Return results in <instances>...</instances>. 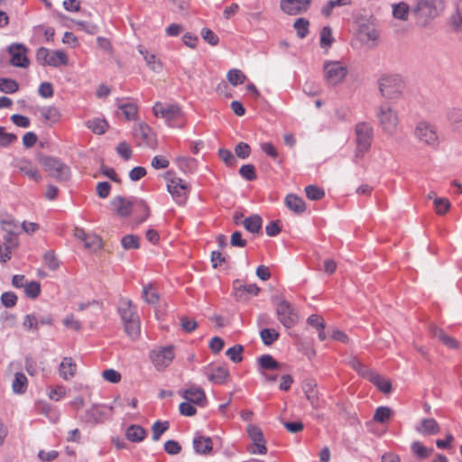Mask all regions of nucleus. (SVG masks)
Instances as JSON below:
<instances>
[{"mask_svg": "<svg viewBox=\"0 0 462 462\" xmlns=\"http://www.w3.org/2000/svg\"><path fill=\"white\" fill-rule=\"evenodd\" d=\"M0 226L6 233L4 236V246L5 253H2L0 245V262L5 263L11 258V251L18 245V235L21 234V225L11 215L0 217Z\"/></svg>", "mask_w": 462, "mask_h": 462, "instance_id": "1", "label": "nucleus"}, {"mask_svg": "<svg viewBox=\"0 0 462 462\" xmlns=\"http://www.w3.org/2000/svg\"><path fill=\"white\" fill-rule=\"evenodd\" d=\"M444 10L443 0H417L413 13L421 26L437 17Z\"/></svg>", "mask_w": 462, "mask_h": 462, "instance_id": "2", "label": "nucleus"}, {"mask_svg": "<svg viewBox=\"0 0 462 462\" xmlns=\"http://www.w3.org/2000/svg\"><path fill=\"white\" fill-rule=\"evenodd\" d=\"M152 112L156 117L163 118L170 127L180 128L184 125L183 113L177 105L156 102Z\"/></svg>", "mask_w": 462, "mask_h": 462, "instance_id": "3", "label": "nucleus"}, {"mask_svg": "<svg viewBox=\"0 0 462 462\" xmlns=\"http://www.w3.org/2000/svg\"><path fill=\"white\" fill-rule=\"evenodd\" d=\"M356 151L355 159H362L365 154L370 150L374 139L373 126L366 122H360L356 125Z\"/></svg>", "mask_w": 462, "mask_h": 462, "instance_id": "4", "label": "nucleus"}, {"mask_svg": "<svg viewBox=\"0 0 462 462\" xmlns=\"http://www.w3.org/2000/svg\"><path fill=\"white\" fill-rule=\"evenodd\" d=\"M39 162L49 175L57 181L66 182L70 179V168L59 158L42 156Z\"/></svg>", "mask_w": 462, "mask_h": 462, "instance_id": "5", "label": "nucleus"}, {"mask_svg": "<svg viewBox=\"0 0 462 462\" xmlns=\"http://www.w3.org/2000/svg\"><path fill=\"white\" fill-rule=\"evenodd\" d=\"M382 96L387 99L399 98L404 88V83L399 75H384L379 81Z\"/></svg>", "mask_w": 462, "mask_h": 462, "instance_id": "6", "label": "nucleus"}, {"mask_svg": "<svg viewBox=\"0 0 462 462\" xmlns=\"http://www.w3.org/2000/svg\"><path fill=\"white\" fill-rule=\"evenodd\" d=\"M111 205L116 211V213L123 217H127L131 214L132 208L134 206H138L140 209L143 212V216L141 217L139 222H143L149 217V207L143 200L141 199H134L132 201L127 200L121 196H116L111 200Z\"/></svg>", "mask_w": 462, "mask_h": 462, "instance_id": "7", "label": "nucleus"}, {"mask_svg": "<svg viewBox=\"0 0 462 462\" xmlns=\"http://www.w3.org/2000/svg\"><path fill=\"white\" fill-rule=\"evenodd\" d=\"M379 125L383 131L393 135L397 131L399 124L398 114L388 103H383L377 109Z\"/></svg>", "mask_w": 462, "mask_h": 462, "instance_id": "8", "label": "nucleus"}, {"mask_svg": "<svg viewBox=\"0 0 462 462\" xmlns=\"http://www.w3.org/2000/svg\"><path fill=\"white\" fill-rule=\"evenodd\" d=\"M36 60L43 66L59 67L68 63V57L62 51H50L47 48L40 47L36 51Z\"/></svg>", "mask_w": 462, "mask_h": 462, "instance_id": "9", "label": "nucleus"}, {"mask_svg": "<svg viewBox=\"0 0 462 462\" xmlns=\"http://www.w3.org/2000/svg\"><path fill=\"white\" fill-rule=\"evenodd\" d=\"M171 172H167L165 178L168 180L167 189L171 194L173 199L179 204L185 203L189 188L187 183L178 177L170 178Z\"/></svg>", "mask_w": 462, "mask_h": 462, "instance_id": "10", "label": "nucleus"}, {"mask_svg": "<svg viewBox=\"0 0 462 462\" xmlns=\"http://www.w3.org/2000/svg\"><path fill=\"white\" fill-rule=\"evenodd\" d=\"M414 134L420 142L427 145L436 147L439 144V135L435 126L426 121L417 124Z\"/></svg>", "mask_w": 462, "mask_h": 462, "instance_id": "11", "label": "nucleus"}, {"mask_svg": "<svg viewBox=\"0 0 462 462\" xmlns=\"http://www.w3.org/2000/svg\"><path fill=\"white\" fill-rule=\"evenodd\" d=\"M323 69L326 81L330 86L341 83L347 74L346 67L343 66L339 61H326Z\"/></svg>", "mask_w": 462, "mask_h": 462, "instance_id": "12", "label": "nucleus"}, {"mask_svg": "<svg viewBox=\"0 0 462 462\" xmlns=\"http://www.w3.org/2000/svg\"><path fill=\"white\" fill-rule=\"evenodd\" d=\"M150 358L158 371L164 370L174 358V348L172 346L157 347L151 351Z\"/></svg>", "mask_w": 462, "mask_h": 462, "instance_id": "13", "label": "nucleus"}, {"mask_svg": "<svg viewBox=\"0 0 462 462\" xmlns=\"http://www.w3.org/2000/svg\"><path fill=\"white\" fill-rule=\"evenodd\" d=\"M276 314L279 321L287 328H292L299 319L293 307L286 300L280 301L276 309Z\"/></svg>", "mask_w": 462, "mask_h": 462, "instance_id": "14", "label": "nucleus"}, {"mask_svg": "<svg viewBox=\"0 0 462 462\" xmlns=\"http://www.w3.org/2000/svg\"><path fill=\"white\" fill-rule=\"evenodd\" d=\"M246 432L248 434V437L252 440L254 446L255 448L250 450L251 453L255 454H266L267 453V448L265 446V439L263 437V433L262 430L254 424H249L246 427Z\"/></svg>", "mask_w": 462, "mask_h": 462, "instance_id": "15", "label": "nucleus"}, {"mask_svg": "<svg viewBox=\"0 0 462 462\" xmlns=\"http://www.w3.org/2000/svg\"><path fill=\"white\" fill-rule=\"evenodd\" d=\"M11 55L10 63L14 67L27 68L29 60L26 57V49L20 44L11 45L8 49Z\"/></svg>", "mask_w": 462, "mask_h": 462, "instance_id": "16", "label": "nucleus"}, {"mask_svg": "<svg viewBox=\"0 0 462 462\" xmlns=\"http://www.w3.org/2000/svg\"><path fill=\"white\" fill-rule=\"evenodd\" d=\"M280 6L284 13L290 15H297L306 12L310 5H308V1L302 0H281Z\"/></svg>", "mask_w": 462, "mask_h": 462, "instance_id": "17", "label": "nucleus"}, {"mask_svg": "<svg viewBox=\"0 0 462 462\" xmlns=\"http://www.w3.org/2000/svg\"><path fill=\"white\" fill-rule=\"evenodd\" d=\"M317 383L312 379H308L304 381L302 385V390L304 392V394L306 396V399L310 402V405L314 409H319V393L316 389Z\"/></svg>", "mask_w": 462, "mask_h": 462, "instance_id": "18", "label": "nucleus"}, {"mask_svg": "<svg viewBox=\"0 0 462 462\" xmlns=\"http://www.w3.org/2000/svg\"><path fill=\"white\" fill-rule=\"evenodd\" d=\"M182 397L188 402L199 406H204L207 401L204 391L199 387H190L185 390L182 393Z\"/></svg>", "mask_w": 462, "mask_h": 462, "instance_id": "19", "label": "nucleus"}, {"mask_svg": "<svg viewBox=\"0 0 462 462\" xmlns=\"http://www.w3.org/2000/svg\"><path fill=\"white\" fill-rule=\"evenodd\" d=\"M118 311L121 315L123 321H131V319L138 318L135 307L133 305V302L130 300H121L118 307Z\"/></svg>", "mask_w": 462, "mask_h": 462, "instance_id": "20", "label": "nucleus"}, {"mask_svg": "<svg viewBox=\"0 0 462 462\" xmlns=\"http://www.w3.org/2000/svg\"><path fill=\"white\" fill-rule=\"evenodd\" d=\"M416 430L421 435H435L439 432L440 427L434 419L428 418L420 421V425L416 427Z\"/></svg>", "mask_w": 462, "mask_h": 462, "instance_id": "21", "label": "nucleus"}, {"mask_svg": "<svg viewBox=\"0 0 462 462\" xmlns=\"http://www.w3.org/2000/svg\"><path fill=\"white\" fill-rule=\"evenodd\" d=\"M193 448L196 453L208 455L213 448L212 439L209 437L196 436L193 439Z\"/></svg>", "mask_w": 462, "mask_h": 462, "instance_id": "22", "label": "nucleus"}, {"mask_svg": "<svg viewBox=\"0 0 462 462\" xmlns=\"http://www.w3.org/2000/svg\"><path fill=\"white\" fill-rule=\"evenodd\" d=\"M77 371V365L73 362L71 357H64L60 364L59 373L64 380L72 378Z\"/></svg>", "mask_w": 462, "mask_h": 462, "instance_id": "23", "label": "nucleus"}, {"mask_svg": "<svg viewBox=\"0 0 462 462\" xmlns=\"http://www.w3.org/2000/svg\"><path fill=\"white\" fill-rule=\"evenodd\" d=\"M430 334L448 348L454 349L458 347V342L455 338L448 336L440 328L436 326L431 327Z\"/></svg>", "mask_w": 462, "mask_h": 462, "instance_id": "24", "label": "nucleus"}, {"mask_svg": "<svg viewBox=\"0 0 462 462\" xmlns=\"http://www.w3.org/2000/svg\"><path fill=\"white\" fill-rule=\"evenodd\" d=\"M285 205L294 213L301 214L306 209V205L304 200L294 194H289L285 198Z\"/></svg>", "mask_w": 462, "mask_h": 462, "instance_id": "25", "label": "nucleus"}, {"mask_svg": "<svg viewBox=\"0 0 462 462\" xmlns=\"http://www.w3.org/2000/svg\"><path fill=\"white\" fill-rule=\"evenodd\" d=\"M146 430L140 425H131L126 429L125 437L131 442H141L146 438Z\"/></svg>", "mask_w": 462, "mask_h": 462, "instance_id": "26", "label": "nucleus"}, {"mask_svg": "<svg viewBox=\"0 0 462 462\" xmlns=\"http://www.w3.org/2000/svg\"><path fill=\"white\" fill-rule=\"evenodd\" d=\"M351 367L355 369L359 375L365 378L369 382L371 381V377H373L376 372L369 368L368 366L363 365L356 358H352L349 362Z\"/></svg>", "mask_w": 462, "mask_h": 462, "instance_id": "27", "label": "nucleus"}, {"mask_svg": "<svg viewBox=\"0 0 462 462\" xmlns=\"http://www.w3.org/2000/svg\"><path fill=\"white\" fill-rule=\"evenodd\" d=\"M19 170L29 179L33 180L36 182H40L42 180V176L38 169L29 162L24 161L20 162Z\"/></svg>", "mask_w": 462, "mask_h": 462, "instance_id": "28", "label": "nucleus"}, {"mask_svg": "<svg viewBox=\"0 0 462 462\" xmlns=\"http://www.w3.org/2000/svg\"><path fill=\"white\" fill-rule=\"evenodd\" d=\"M152 128L145 123L138 124L133 131L134 136L143 142H149L152 138Z\"/></svg>", "mask_w": 462, "mask_h": 462, "instance_id": "29", "label": "nucleus"}, {"mask_svg": "<svg viewBox=\"0 0 462 462\" xmlns=\"http://www.w3.org/2000/svg\"><path fill=\"white\" fill-rule=\"evenodd\" d=\"M262 218L259 215H253L243 221L245 228L253 234L258 233L262 228Z\"/></svg>", "mask_w": 462, "mask_h": 462, "instance_id": "30", "label": "nucleus"}, {"mask_svg": "<svg viewBox=\"0 0 462 462\" xmlns=\"http://www.w3.org/2000/svg\"><path fill=\"white\" fill-rule=\"evenodd\" d=\"M260 367L264 370H278L281 364L278 363L271 355H263L258 358Z\"/></svg>", "mask_w": 462, "mask_h": 462, "instance_id": "31", "label": "nucleus"}, {"mask_svg": "<svg viewBox=\"0 0 462 462\" xmlns=\"http://www.w3.org/2000/svg\"><path fill=\"white\" fill-rule=\"evenodd\" d=\"M41 116L45 122L56 123L60 119V112L54 106H43L39 109Z\"/></svg>", "mask_w": 462, "mask_h": 462, "instance_id": "32", "label": "nucleus"}, {"mask_svg": "<svg viewBox=\"0 0 462 462\" xmlns=\"http://www.w3.org/2000/svg\"><path fill=\"white\" fill-rule=\"evenodd\" d=\"M228 375L229 372L226 367L218 366L208 375V379L214 383L221 384L225 383Z\"/></svg>", "mask_w": 462, "mask_h": 462, "instance_id": "33", "label": "nucleus"}, {"mask_svg": "<svg viewBox=\"0 0 462 462\" xmlns=\"http://www.w3.org/2000/svg\"><path fill=\"white\" fill-rule=\"evenodd\" d=\"M370 382L374 383L383 393H389L392 391L391 382L382 377L377 373L373 377H371Z\"/></svg>", "mask_w": 462, "mask_h": 462, "instance_id": "34", "label": "nucleus"}, {"mask_svg": "<svg viewBox=\"0 0 462 462\" xmlns=\"http://www.w3.org/2000/svg\"><path fill=\"white\" fill-rule=\"evenodd\" d=\"M87 126L93 133H95L97 134H102L106 131L108 125H107L106 121L104 119L95 118L92 120H88L87 122Z\"/></svg>", "mask_w": 462, "mask_h": 462, "instance_id": "35", "label": "nucleus"}, {"mask_svg": "<svg viewBox=\"0 0 462 462\" xmlns=\"http://www.w3.org/2000/svg\"><path fill=\"white\" fill-rule=\"evenodd\" d=\"M411 449L419 458H426L433 453V448L424 447L420 441L412 442Z\"/></svg>", "mask_w": 462, "mask_h": 462, "instance_id": "36", "label": "nucleus"}, {"mask_svg": "<svg viewBox=\"0 0 462 462\" xmlns=\"http://www.w3.org/2000/svg\"><path fill=\"white\" fill-rule=\"evenodd\" d=\"M27 388V378L23 373H16L13 382V390L16 393H23Z\"/></svg>", "mask_w": 462, "mask_h": 462, "instance_id": "37", "label": "nucleus"}, {"mask_svg": "<svg viewBox=\"0 0 462 462\" xmlns=\"http://www.w3.org/2000/svg\"><path fill=\"white\" fill-rule=\"evenodd\" d=\"M279 333L274 328H263L260 331V337L265 346H271L279 338Z\"/></svg>", "mask_w": 462, "mask_h": 462, "instance_id": "38", "label": "nucleus"}, {"mask_svg": "<svg viewBox=\"0 0 462 462\" xmlns=\"http://www.w3.org/2000/svg\"><path fill=\"white\" fill-rule=\"evenodd\" d=\"M393 14L397 19L402 21L407 20L409 14V5L404 2L393 5Z\"/></svg>", "mask_w": 462, "mask_h": 462, "instance_id": "39", "label": "nucleus"}, {"mask_svg": "<svg viewBox=\"0 0 462 462\" xmlns=\"http://www.w3.org/2000/svg\"><path fill=\"white\" fill-rule=\"evenodd\" d=\"M19 88L18 83L11 79L1 78L0 79V91L6 94H13Z\"/></svg>", "mask_w": 462, "mask_h": 462, "instance_id": "40", "label": "nucleus"}, {"mask_svg": "<svg viewBox=\"0 0 462 462\" xmlns=\"http://www.w3.org/2000/svg\"><path fill=\"white\" fill-rule=\"evenodd\" d=\"M125 332L132 338H136L140 334V323L139 319L135 318L131 321H124Z\"/></svg>", "mask_w": 462, "mask_h": 462, "instance_id": "41", "label": "nucleus"}, {"mask_svg": "<svg viewBox=\"0 0 462 462\" xmlns=\"http://www.w3.org/2000/svg\"><path fill=\"white\" fill-rule=\"evenodd\" d=\"M170 427V424H169V421L165 420V421H160V420H157L153 423L152 427V439L154 441H157L160 439L161 436L166 431L168 430Z\"/></svg>", "mask_w": 462, "mask_h": 462, "instance_id": "42", "label": "nucleus"}, {"mask_svg": "<svg viewBox=\"0 0 462 462\" xmlns=\"http://www.w3.org/2000/svg\"><path fill=\"white\" fill-rule=\"evenodd\" d=\"M245 79V75L237 69H232L227 73V80L233 86L243 84Z\"/></svg>", "mask_w": 462, "mask_h": 462, "instance_id": "43", "label": "nucleus"}, {"mask_svg": "<svg viewBox=\"0 0 462 462\" xmlns=\"http://www.w3.org/2000/svg\"><path fill=\"white\" fill-rule=\"evenodd\" d=\"M309 25L310 23L305 18H299L294 22L293 27L295 28L297 32V35L303 39L307 36L309 33Z\"/></svg>", "mask_w": 462, "mask_h": 462, "instance_id": "44", "label": "nucleus"}, {"mask_svg": "<svg viewBox=\"0 0 462 462\" xmlns=\"http://www.w3.org/2000/svg\"><path fill=\"white\" fill-rule=\"evenodd\" d=\"M140 239L134 235H126L122 237L121 244L124 249H138L140 246Z\"/></svg>", "mask_w": 462, "mask_h": 462, "instance_id": "45", "label": "nucleus"}, {"mask_svg": "<svg viewBox=\"0 0 462 462\" xmlns=\"http://www.w3.org/2000/svg\"><path fill=\"white\" fill-rule=\"evenodd\" d=\"M23 327L27 331H38V316H36L34 313L27 314L23 319Z\"/></svg>", "mask_w": 462, "mask_h": 462, "instance_id": "46", "label": "nucleus"}, {"mask_svg": "<svg viewBox=\"0 0 462 462\" xmlns=\"http://www.w3.org/2000/svg\"><path fill=\"white\" fill-rule=\"evenodd\" d=\"M305 193L307 198L311 200H319L325 196L324 190L315 185L307 186L305 188Z\"/></svg>", "mask_w": 462, "mask_h": 462, "instance_id": "47", "label": "nucleus"}, {"mask_svg": "<svg viewBox=\"0 0 462 462\" xmlns=\"http://www.w3.org/2000/svg\"><path fill=\"white\" fill-rule=\"evenodd\" d=\"M393 411L389 407L381 406L375 410L374 420L377 422L383 423L390 419Z\"/></svg>", "mask_w": 462, "mask_h": 462, "instance_id": "48", "label": "nucleus"}, {"mask_svg": "<svg viewBox=\"0 0 462 462\" xmlns=\"http://www.w3.org/2000/svg\"><path fill=\"white\" fill-rule=\"evenodd\" d=\"M334 42V38L332 36V30L329 26H325L322 28L320 32V46L321 48H328Z\"/></svg>", "mask_w": 462, "mask_h": 462, "instance_id": "49", "label": "nucleus"}, {"mask_svg": "<svg viewBox=\"0 0 462 462\" xmlns=\"http://www.w3.org/2000/svg\"><path fill=\"white\" fill-rule=\"evenodd\" d=\"M101 415L99 409L97 406H93L86 411L82 420L88 423H97Z\"/></svg>", "mask_w": 462, "mask_h": 462, "instance_id": "50", "label": "nucleus"}, {"mask_svg": "<svg viewBox=\"0 0 462 462\" xmlns=\"http://www.w3.org/2000/svg\"><path fill=\"white\" fill-rule=\"evenodd\" d=\"M243 350H244V347L242 345H236L230 348H228L226 352V355L234 363H239L243 359V356H242Z\"/></svg>", "mask_w": 462, "mask_h": 462, "instance_id": "51", "label": "nucleus"}, {"mask_svg": "<svg viewBox=\"0 0 462 462\" xmlns=\"http://www.w3.org/2000/svg\"><path fill=\"white\" fill-rule=\"evenodd\" d=\"M434 207L438 215H445L450 208V202L445 198H435Z\"/></svg>", "mask_w": 462, "mask_h": 462, "instance_id": "52", "label": "nucleus"}, {"mask_svg": "<svg viewBox=\"0 0 462 462\" xmlns=\"http://www.w3.org/2000/svg\"><path fill=\"white\" fill-rule=\"evenodd\" d=\"M84 246L91 251H96L101 247V239L96 235L88 234L84 240Z\"/></svg>", "mask_w": 462, "mask_h": 462, "instance_id": "53", "label": "nucleus"}, {"mask_svg": "<svg viewBox=\"0 0 462 462\" xmlns=\"http://www.w3.org/2000/svg\"><path fill=\"white\" fill-rule=\"evenodd\" d=\"M24 293L31 299H36L41 293L40 282L34 281L27 282V285L24 287Z\"/></svg>", "mask_w": 462, "mask_h": 462, "instance_id": "54", "label": "nucleus"}, {"mask_svg": "<svg viewBox=\"0 0 462 462\" xmlns=\"http://www.w3.org/2000/svg\"><path fill=\"white\" fill-rule=\"evenodd\" d=\"M239 174L246 180H254L257 178L255 168L253 164H245L239 170Z\"/></svg>", "mask_w": 462, "mask_h": 462, "instance_id": "55", "label": "nucleus"}, {"mask_svg": "<svg viewBox=\"0 0 462 462\" xmlns=\"http://www.w3.org/2000/svg\"><path fill=\"white\" fill-rule=\"evenodd\" d=\"M143 300L151 304V305H154L158 302L159 300V295L156 291H153L152 290V287L151 285H148V286H144L143 287Z\"/></svg>", "mask_w": 462, "mask_h": 462, "instance_id": "56", "label": "nucleus"}, {"mask_svg": "<svg viewBox=\"0 0 462 462\" xmlns=\"http://www.w3.org/2000/svg\"><path fill=\"white\" fill-rule=\"evenodd\" d=\"M43 260L46 266L51 270H57L60 266V262L53 251L46 252L44 254Z\"/></svg>", "mask_w": 462, "mask_h": 462, "instance_id": "57", "label": "nucleus"}, {"mask_svg": "<svg viewBox=\"0 0 462 462\" xmlns=\"http://www.w3.org/2000/svg\"><path fill=\"white\" fill-rule=\"evenodd\" d=\"M118 108L123 112L127 120H132L137 114V106L132 103L122 104Z\"/></svg>", "mask_w": 462, "mask_h": 462, "instance_id": "58", "label": "nucleus"}, {"mask_svg": "<svg viewBox=\"0 0 462 462\" xmlns=\"http://www.w3.org/2000/svg\"><path fill=\"white\" fill-rule=\"evenodd\" d=\"M116 150L117 154L125 161H128L132 157V148L126 142H120Z\"/></svg>", "mask_w": 462, "mask_h": 462, "instance_id": "59", "label": "nucleus"}, {"mask_svg": "<svg viewBox=\"0 0 462 462\" xmlns=\"http://www.w3.org/2000/svg\"><path fill=\"white\" fill-rule=\"evenodd\" d=\"M218 155L229 167L235 166L237 162L236 156L227 149H219Z\"/></svg>", "mask_w": 462, "mask_h": 462, "instance_id": "60", "label": "nucleus"}, {"mask_svg": "<svg viewBox=\"0 0 462 462\" xmlns=\"http://www.w3.org/2000/svg\"><path fill=\"white\" fill-rule=\"evenodd\" d=\"M144 60L152 70L158 72L162 69V63L157 60L154 54H150L148 51H145Z\"/></svg>", "mask_w": 462, "mask_h": 462, "instance_id": "61", "label": "nucleus"}, {"mask_svg": "<svg viewBox=\"0 0 462 462\" xmlns=\"http://www.w3.org/2000/svg\"><path fill=\"white\" fill-rule=\"evenodd\" d=\"M17 139V136L11 133H6L5 128L0 126V145L7 146Z\"/></svg>", "mask_w": 462, "mask_h": 462, "instance_id": "62", "label": "nucleus"}, {"mask_svg": "<svg viewBox=\"0 0 462 462\" xmlns=\"http://www.w3.org/2000/svg\"><path fill=\"white\" fill-rule=\"evenodd\" d=\"M201 36L208 43L212 46H216L218 43L219 39L217 35L210 29L203 28L201 30Z\"/></svg>", "mask_w": 462, "mask_h": 462, "instance_id": "63", "label": "nucleus"}, {"mask_svg": "<svg viewBox=\"0 0 462 462\" xmlns=\"http://www.w3.org/2000/svg\"><path fill=\"white\" fill-rule=\"evenodd\" d=\"M451 23L457 28H462V0L457 4V13L451 16Z\"/></svg>", "mask_w": 462, "mask_h": 462, "instance_id": "64", "label": "nucleus"}]
</instances>
